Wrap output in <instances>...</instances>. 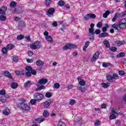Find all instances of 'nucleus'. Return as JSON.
<instances>
[{"label":"nucleus","mask_w":126,"mask_h":126,"mask_svg":"<svg viewBox=\"0 0 126 126\" xmlns=\"http://www.w3.org/2000/svg\"><path fill=\"white\" fill-rule=\"evenodd\" d=\"M5 94V91L4 90H2L0 91V95H4Z\"/></svg>","instance_id":"nucleus-62"},{"label":"nucleus","mask_w":126,"mask_h":126,"mask_svg":"<svg viewBox=\"0 0 126 126\" xmlns=\"http://www.w3.org/2000/svg\"><path fill=\"white\" fill-rule=\"evenodd\" d=\"M119 16H120V13H115L114 17L112 19V22H115L116 20H117V19L118 18V17H119Z\"/></svg>","instance_id":"nucleus-19"},{"label":"nucleus","mask_w":126,"mask_h":126,"mask_svg":"<svg viewBox=\"0 0 126 126\" xmlns=\"http://www.w3.org/2000/svg\"><path fill=\"white\" fill-rule=\"evenodd\" d=\"M125 71H123V70H121L119 71V75H125Z\"/></svg>","instance_id":"nucleus-61"},{"label":"nucleus","mask_w":126,"mask_h":126,"mask_svg":"<svg viewBox=\"0 0 126 126\" xmlns=\"http://www.w3.org/2000/svg\"><path fill=\"white\" fill-rule=\"evenodd\" d=\"M22 39H24V35L22 34H20L17 36V40H22Z\"/></svg>","instance_id":"nucleus-37"},{"label":"nucleus","mask_w":126,"mask_h":126,"mask_svg":"<svg viewBox=\"0 0 126 126\" xmlns=\"http://www.w3.org/2000/svg\"><path fill=\"white\" fill-rule=\"evenodd\" d=\"M126 54L124 52H121L119 54L117 55V57L118 58H121V57H125V55Z\"/></svg>","instance_id":"nucleus-41"},{"label":"nucleus","mask_w":126,"mask_h":126,"mask_svg":"<svg viewBox=\"0 0 126 126\" xmlns=\"http://www.w3.org/2000/svg\"><path fill=\"white\" fill-rule=\"evenodd\" d=\"M51 100H48L46 101H45V102L43 103V106L45 108H48V107H49L50 106V105H51Z\"/></svg>","instance_id":"nucleus-13"},{"label":"nucleus","mask_w":126,"mask_h":126,"mask_svg":"<svg viewBox=\"0 0 126 126\" xmlns=\"http://www.w3.org/2000/svg\"><path fill=\"white\" fill-rule=\"evenodd\" d=\"M51 2H52V0H46L45 4L46 5H50L51 4Z\"/></svg>","instance_id":"nucleus-50"},{"label":"nucleus","mask_w":126,"mask_h":126,"mask_svg":"<svg viewBox=\"0 0 126 126\" xmlns=\"http://www.w3.org/2000/svg\"><path fill=\"white\" fill-rule=\"evenodd\" d=\"M108 36H109V33L106 32H103L102 33H100L98 35L99 38H105V37H108Z\"/></svg>","instance_id":"nucleus-12"},{"label":"nucleus","mask_w":126,"mask_h":126,"mask_svg":"<svg viewBox=\"0 0 126 126\" xmlns=\"http://www.w3.org/2000/svg\"><path fill=\"white\" fill-rule=\"evenodd\" d=\"M119 15L121 17L126 16V11L122 12L121 13H119Z\"/></svg>","instance_id":"nucleus-55"},{"label":"nucleus","mask_w":126,"mask_h":126,"mask_svg":"<svg viewBox=\"0 0 126 126\" xmlns=\"http://www.w3.org/2000/svg\"><path fill=\"white\" fill-rule=\"evenodd\" d=\"M102 22H98L96 25V27L98 28H101V27H102Z\"/></svg>","instance_id":"nucleus-52"},{"label":"nucleus","mask_w":126,"mask_h":126,"mask_svg":"<svg viewBox=\"0 0 126 126\" xmlns=\"http://www.w3.org/2000/svg\"><path fill=\"white\" fill-rule=\"evenodd\" d=\"M27 63H33V59H27Z\"/></svg>","instance_id":"nucleus-64"},{"label":"nucleus","mask_w":126,"mask_h":126,"mask_svg":"<svg viewBox=\"0 0 126 126\" xmlns=\"http://www.w3.org/2000/svg\"><path fill=\"white\" fill-rule=\"evenodd\" d=\"M17 86H18V85L16 83H12L11 86V87L13 88V89H16L17 88Z\"/></svg>","instance_id":"nucleus-28"},{"label":"nucleus","mask_w":126,"mask_h":126,"mask_svg":"<svg viewBox=\"0 0 126 126\" xmlns=\"http://www.w3.org/2000/svg\"><path fill=\"white\" fill-rule=\"evenodd\" d=\"M64 4V1H63V0H60L58 2V5L60 6H63Z\"/></svg>","instance_id":"nucleus-40"},{"label":"nucleus","mask_w":126,"mask_h":126,"mask_svg":"<svg viewBox=\"0 0 126 126\" xmlns=\"http://www.w3.org/2000/svg\"><path fill=\"white\" fill-rule=\"evenodd\" d=\"M55 9L53 8H50L46 12L47 15L49 17L52 16L53 14H54V12H55Z\"/></svg>","instance_id":"nucleus-8"},{"label":"nucleus","mask_w":126,"mask_h":126,"mask_svg":"<svg viewBox=\"0 0 126 126\" xmlns=\"http://www.w3.org/2000/svg\"><path fill=\"white\" fill-rule=\"evenodd\" d=\"M115 44L117 45L118 46H122V45H124L126 44V41L123 40H117L115 41Z\"/></svg>","instance_id":"nucleus-16"},{"label":"nucleus","mask_w":126,"mask_h":126,"mask_svg":"<svg viewBox=\"0 0 126 126\" xmlns=\"http://www.w3.org/2000/svg\"><path fill=\"white\" fill-rule=\"evenodd\" d=\"M17 4L16 2L13 1L10 3V7H12V8L15 7V6H16Z\"/></svg>","instance_id":"nucleus-27"},{"label":"nucleus","mask_w":126,"mask_h":126,"mask_svg":"<svg viewBox=\"0 0 126 126\" xmlns=\"http://www.w3.org/2000/svg\"><path fill=\"white\" fill-rule=\"evenodd\" d=\"M90 18H92L93 19H95L96 18V15L94 14H89Z\"/></svg>","instance_id":"nucleus-48"},{"label":"nucleus","mask_w":126,"mask_h":126,"mask_svg":"<svg viewBox=\"0 0 126 126\" xmlns=\"http://www.w3.org/2000/svg\"><path fill=\"white\" fill-rule=\"evenodd\" d=\"M45 96L47 98H51V97H52V94L50 92H47L45 94Z\"/></svg>","instance_id":"nucleus-42"},{"label":"nucleus","mask_w":126,"mask_h":126,"mask_svg":"<svg viewBox=\"0 0 126 126\" xmlns=\"http://www.w3.org/2000/svg\"><path fill=\"white\" fill-rule=\"evenodd\" d=\"M89 38L90 41H94V34H89Z\"/></svg>","instance_id":"nucleus-34"},{"label":"nucleus","mask_w":126,"mask_h":126,"mask_svg":"<svg viewBox=\"0 0 126 126\" xmlns=\"http://www.w3.org/2000/svg\"><path fill=\"white\" fill-rule=\"evenodd\" d=\"M30 48L32 50H37V49H40V48H41L40 41H36L34 43L30 46Z\"/></svg>","instance_id":"nucleus-5"},{"label":"nucleus","mask_w":126,"mask_h":126,"mask_svg":"<svg viewBox=\"0 0 126 126\" xmlns=\"http://www.w3.org/2000/svg\"><path fill=\"white\" fill-rule=\"evenodd\" d=\"M107 28H109V25L106 24L105 27H103L102 29V32H107Z\"/></svg>","instance_id":"nucleus-33"},{"label":"nucleus","mask_w":126,"mask_h":126,"mask_svg":"<svg viewBox=\"0 0 126 126\" xmlns=\"http://www.w3.org/2000/svg\"><path fill=\"white\" fill-rule=\"evenodd\" d=\"M112 27L118 31H121L122 29H126V18L121 19L119 24H113Z\"/></svg>","instance_id":"nucleus-1"},{"label":"nucleus","mask_w":126,"mask_h":126,"mask_svg":"<svg viewBox=\"0 0 126 126\" xmlns=\"http://www.w3.org/2000/svg\"><path fill=\"white\" fill-rule=\"evenodd\" d=\"M101 85L103 88H108L110 85H111V84L110 83H102L101 84Z\"/></svg>","instance_id":"nucleus-25"},{"label":"nucleus","mask_w":126,"mask_h":126,"mask_svg":"<svg viewBox=\"0 0 126 126\" xmlns=\"http://www.w3.org/2000/svg\"><path fill=\"white\" fill-rule=\"evenodd\" d=\"M77 89L78 90H80V91H81L83 93H84V92L86 91V88H85V87H78L77 88Z\"/></svg>","instance_id":"nucleus-21"},{"label":"nucleus","mask_w":126,"mask_h":126,"mask_svg":"<svg viewBox=\"0 0 126 126\" xmlns=\"http://www.w3.org/2000/svg\"><path fill=\"white\" fill-rule=\"evenodd\" d=\"M110 51H112V52H113L115 53V52H117V48L116 47H111L110 48Z\"/></svg>","instance_id":"nucleus-58"},{"label":"nucleus","mask_w":126,"mask_h":126,"mask_svg":"<svg viewBox=\"0 0 126 126\" xmlns=\"http://www.w3.org/2000/svg\"><path fill=\"white\" fill-rule=\"evenodd\" d=\"M112 78L114 80V79H118L119 78V75H118L117 74L114 73L113 75Z\"/></svg>","instance_id":"nucleus-45"},{"label":"nucleus","mask_w":126,"mask_h":126,"mask_svg":"<svg viewBox=\"0 0 126 126\" xmlns=\"http://www.w3.org/2000/svg\"><path fill=\"white\" fill-rule=\"evenodd\" d=\"M15 73L16 75H24L25 74V72L24 71H19V70H16L15 71Z\"/></svg>","instance_id":"nucleus-14"},{"label":"nucleus","mask_w":126,"mask_h":126,"mask_svg":"<svg viewBox=\"0 0 126 126\" xmlns=\"http://www.w3.org/2000/svg\"><path fill=\"white\" fill-rule=\"evenodd\" d=\"M31 71L32 74H33V75H36V74H37V71L33 70L32 69V70Z\"/></svg>","instance_id":"nucleus-60"},{"label":"nucleus","mask_w":126,"mask_h":126,"mask_svg":"<svg viewBox=\"0 0 126 126\" xmlns=\"http://www.w3.org/2000/svg\"><path fill=\"white\" fill-rule=\"evenodd\" d=\"M106 78L109 82L111 81V80H113V76L110 75H106Z\"/></svg>","instance_id":"nucleus-32"},{"label":"nucleus","mask_w":126,"mask_h":126,"mask_svg":"<svg viewBox=\"0 0 126 126\" xmlns=\"http://www.w3.org/2000/svg\"><path fill=\"white\" fill-rule=\"evenodd\" d=\"M21 9V8H19L18 9H15L14 10V12H16L17 13H21V12H22V11H18V10H20Z\"/></svg>","instance_id":"nucleus-51"},{"label":"nucleus","mask_w":126,"mask_h":126,"mask_svg":"<svg viewBox=\"0 0 126 126\" xmlns=\"http://www.w3.org/2000/svg\"><path fill=\"white\" fill-rule=\"evenodd\" d=\"M7 48L6 47H3L2 48V52L3 54H7Z\"/></svg>","instance_id":"nucleus-38"},{"label":"nucleus","mask_w":126,"mask_h":126,"mask_svg":"<svg viewBox=\"0 0 126 126\" xmlns=\"http://www.w3.org/2000/svg\"><path fill=\"white\" fill-rule=\"evenodd\" d=\"M48 82V79H41L39 80L38 82L37 83V84L38 86H39V87L37 88L35 91H40V90H42V89H44L45 88L44 86H42L43 84H46Z\"/></svg>","instance_id":"nucleus-2"},{"label":"nucleus","mask_w":126,"mask_h":126,"mask_svg":"<svg viewBox=\"0 0 126 126\" xmlns=\"http://www.w3.org/2000/svg\"><path fill=\"white\" fill-rule=\"evenodd\" d=\"M117 118V116H116L115 115V114H111L110 117H109V119L110 120H114L115 119H116Z\"/></svg>","instance_id":"nucleus-44"},{"label":"nucleus","mask_w":126,"mask_h":126,"mask_svg":"<svg viewBox=\"0 0 126 126\" xmlns=\"http://www.w3.org/2000/svg\"><path fill=\"white\" fill-rule=\"evenodd\" d=\"M3 114L5 115V116H8V115L10 114V110H9L8 108H6L3 110Z\"/></svg>","instance_id":"nucleus-17"},{"label":"nucleus","mask_w":126,"mask_h":126,"mask_svg":"<svg viewBox=\"0 0 126 126\" xmlns=\"http://www.w3.org/2000/svg\"><path fill=\"white\" fill-rule=\"evenodd\" d=\"M33 98L36 102H40L44 98V95L39 93H35L33 95Z\"/></svg>","instance_id":"nucleus-4"},{"label":"nucleus","mask_w":126,"mask_h":126,"mask_svg":"<svg viewBox=\"0 0 126 126\" xmlns=\"http://www.w3.org/2000/svg\"><path fill=\"white\" fill-rule=\"evenodd\" d=\"M43 115V117H45L46 118H47V117H49L50 113H49L48 110H45L44 111Z\"/></svg>","instance_id":"nucleus-31"},{"label":"nucleus","mask_w":126,"mask_h":126,"mask_svg":"<svg viewBox=\"0 0 126 126\" xmlns=\"http://www.w3.org/2000/svg\"><path fill=\"white\" fill-rule=\"evenodd\" d=\"M30 85H32L31 81H28L25 84V88H27V87L30 86Z\"/></svg>","instance_id":"nucleus-30"},{"label":"nucleus","mask_w":126,"mask_h":126,"mask_svg":"<svg viewBox=\"0 0 126 126\" xmlns=\"http://www.w3.org/2000/svg\"><path fill=\"white\" fill-rule=\"evenodd\" d=\"M78 81L79 82V84L81 86H84L86 84V83L85 82V81H84L83 79H81V76H78L77 78Z\"/></svg>","instance_id":"nucleus-7"},{"label":"nucleus","mask_w":126,"mask_h":126,"mask_svg":"<svg viewBox=\"0 0 126 126\" xmlns=\"http://www.w3.org/2000/svg\"><path fill=\"white\" fill-rule=\"evenodd\" d=\"M18 108L21 109L22 110H25V111H30L31 110V107L30 105L26 104L24 102H21L17 105Z\"/></svg>","instance_id":"nucleus-3"},{"label":"nucleus","mask_w":126,"mask_h":126,"mask_svg":"<svg viewBox=\"0 0 126 126\" xmlns=\"http://www.w3.org/2000/svg\"><path fill=\"white\" fill-rule=\"evenodd\" d=\"M25 68L26 70H27L28 71H31V70H32V67L31 66H27Z\"/></svg>","instance_id":"nucleus-47"},{"label":"nucleus","mask_w":126,"mask_h":126,"mask_svg":"<svg viewBox=\"0 0 126 126\" xmlns=\"http://www.w3.org/2000/svg\"><path fill=\"white\" fill-rule=\"evenodd\" d=\"M12 60H13V62H15L17 63L18 62V57H17L16 56H13Z\"/></svg>","instance_id":"nucleus-39"},{"label":"nucleus","mask_w":126,"mask_h":126,"mask_svg":"<svg viewBox=\"0 0 126 126\" xmlns=\"http://www.w3.org/2000/svg\"><path fill=\"white\" fill-rule=\"evenodd\" d=\"M89 34H95V32H94V29L90 28L89 29Z\"/></svg>","instance_id":"nucleus-43"},{"label":"nucleus","mask_w":126,"mask_h":126,"mask_svg":"<svg viewBox=\"0 0 126 126\" xmlns=\"http://www.w3.org/2000/svg\"><path fill=\"white\" fill-rule=\"evenodd\" d=\"M111 65H112V64H111L109 63H102V66L103 67H108V66H111Z\"/></svg>","instance_id":"nucleus-29"},{"label":"nucleus","mask_w":126,"mask_h":126,"mask_svg":"<svg viewBox=\"0 0 126 126\" xmlns=\"http://www.w3.org/2000/svg\"><path fill=\"white\" fill-rule=\"evenodd\" d=\"M89 44H90V42L89 41H87L86 42L84 46L83 47V50L84 52H86V49L88 48V46H89Z\"/></svg>","instance_id":"nucleus-18"},{"label":"nucleus","mask_w":126,"mask_h":126,"mask_svg":"<svg viewBox=\"0 0 126 126\" xmlns=\"http://www.w3.org/2000/svg\"><path fill=\"white\" fill-rule=\"evenodd\" d=\"M44 121H45V119L38 118L35 119L33 121V123L34 124H41V123H43Z\"/></svg>","instance_id":"nucleus-10"},{"label":"nucleus","mask_w":126,"mask_h":126,"mask_svg":"<svg viewBox=\"0 0 126 126\" xmlns=\"http://www.w3.org/2000/svg\"><path fill=\"white\" fill-rule=\"evenodd\" d=\"M84 18L86 20H89V19H90V16L89 14H87L85 16Z\"/></svg>","instance_id":"nucleus-59"},{"label":"nucleus","mask_w":126,"mask_h":126,"mask_svg":"<svg viewBox=\"0 0 126 126\" xmlns=\"http://www.w3.org/2000/svg\"><path fill=\"white\" fill-rule=\"evenodd\" d=\"M77 48V46L75 44H69L63 46V49L64 51L66 50H71V49H76Z\"/></svg>","instance_id":"nucleus-6"},{"label":"nucleus","mask_w":126,"mask_h":126,"mask_svg":"<svg viewBox=\"0 0 126 126\" xmlns=\"http://www.w3.org/2000/svg\"><path fill=\"white\" fill-rule=\"evenodd\" d=\"M75 103H76V102L74 99H71L69 102V105H71L72 106L73 105H74V104H75Z\"/></svg>","instance_id":"nucleus-54"},{"label":"nucleus","mask_w":126,"mask_h":126,"mask_svg":"<svg viewBox=\"0 0 126 126\" xmlns=\"http://www.w3.org/2000/svg\"><path fill=\"white\" fill-rule=\"evenodd\" d=\"M94 33L96 35L100 34V33H101V30H100V29H97L95 31Z\"/></svg>","instance_id":"nucleus-57"},{"label":"nucleus","mask_w":126,"mask_h":126,"mask_svg":"<svg viewBox=\"0 0 126 126\" xmlns=\"http://www.w3.org/2000/svg\"><path fill=\"white\" fill-rule=\"evenodd\" d=\"M110 15V11L107 10L103 14V17L104 18H107L108 16Z\"/></svg>","instance_id":"nucleus-26"},{"label":"nucleus","mask_w":126,"mask_h":126,"mask_svg":"<svg viewBox=\"0 0 126 126\" xmlns=\"http://www.w3.org/2000/svg\"><path fill=\"white\" fill-rule=\"evenodd\" d=\"M0 20L1 21H5V20H6V17L3 15H0Z\"/></svg>","instance_id":"nucleus-35"},{"label":"nucleus","mask_w":126,"mask_h":126,"mask_svg":"<svg viewBox=\"0 0 126 126\" xmlns=\"http://www.w3.org/2000/svg\"><path fill=\"white\" fill-rule=\"evenodd\" d=\"M100 122L99 120H97L95 123L94 125L96 126H100Z\"/></svg>","instance_id":"nucleus-63"},{"label":"nucleus","mask_w":126,"mask_h":126,"mask_svg":"<svg viewBox=\"0 0 126 126\" xmlns=\"http://www.w3.org/2000/svg\"><path fill=\"white\" fill-rule=\"evenodd\" d=\"M58 126H66V125H65V124L63 123V122L60 121L59 122Z\"/></svg>","instance_id":"nucleus-46"},{"label":"nucleus","mask_w":126,"mask_h":126,"mask_svg":"<svg viewBox=\"0 0 126 126\" xmlns=\"http://www.w3.org/2000/svg\"><path fill=\"white\" fill-rule=\"evenodd\" d=\"M6 9H7V7L6 6H3L1 8H0V14H1L2 15H5Z\"/></svg>","instance_id":"nucleus-11"},{"label":"nucleus","mask_w":126,"mask_h":126,"mask_svg":"<svg viewBox=\"0 0 126 126\" xmlns=\"http://www.w3.org/2000/svg\"><path fill=\"white\" fill-rule=\"evenodd\" d=\"M46 40L48 42H49L50 43H53L54 41L53 40V37L51 36L50 35H49L48 36L45 37Z\"/></svg>","instance_id":"nucleus-24"},{"label":"nucleus","mask_w":126,"mask_h":126,"mask_svg":"<svg viewBox=\"0 0 126 126\" xmlns=\"http://www.w3.org/2000/svg\"><path fill=\"white\" fill-rule=\"evenodd\" d=\"M6 48L8 51H11V50L14 48V45L12 44H9L6 46Z\"/></svg>","instance_id":"nucleus-20"},{"label":"nucleus","mask_w":126,"mask_h":126,"mask_svg":"<svg viewBox=\"0 0 126 126\" xmlns=\"http://www.w3.org/2000/svg\"><path fill=\"white\" fill-rule=\"evenodd\" d=\"M3 74L5 75V76H6V77H8L9 78H12V76L11 75V74L8 72V71H5L3 72Z\"/></svg>","instance_id":"nucleus-15"},{"label":"nucleus","mask_w":126,"mask_h":126,"mask_svg":"<svg viewBox=\"0 0 126 126\" xmlns=\"http://www.w3.org/2000/svg\"><path fill=\"white\" fill-rule=\"evenodd\" d=\"M103 43L106 48H110V43L109 42V41L107 40L106 39H104Z\"/></svg>","instance_id":"nucleus-22"},{"label":"nucleus","mask_w":126,"mask_h":126,"mask_svg":"<svg viewBox=\"0 0 126 126\" xmlns=\"http://www.w3.org/2000/svg\"><path fill=\"white\" fill-rule=\"evenodd\" d=\"M26 74L27 76V77H31V76H32V74L31 73V72L30 71H28L26 73Z\"/></svg>","instance_id":"nucleus-56"},{"label":"nucleus","mask_w":126,"mask_h":126,"mask_svg":"<svg viewBox=\"0 0 126 126\" xmlns=\"http://www.w3.org/2000/svg\"><path fill=\"white\" fill-rule=\"evenodd\" d=\"M60 87L61 85H60V84H59L58 83H56L54 84V87L56 89H58V88H59Z\"/></svg>","instance_id":"nucleus-49"},{"label":"nucleus","mask_w":126,"mask_h":126,"mask_svg":"<svg viewBox=\"0 0 126 126\" xmlns=\"http://www.w3.org/2000/svg\"><path fill=\"white\" fill-rule=\"evenodd\" d=\"M36 102H37V100H36L35 98L31 100V103L32 105H35V104H36Z\"/></svg>","instance_id":"nucleus-53"},{"label":"nucleus","mask_w":126,"mask_h":126,"mask_svg":"<svg viewBox=\"0 0 126 126\" xmlns=\"http://www.w3.org/2000/svg\"><path fill=\"white\" fill-rule=\"evenodd\" d=\"M99 55H100V53L98 51H96L94 54V55L92 59V62L93 63L99 58Z\"/></svg>","instance_id":"nucleus-9"},{"label":"nucleus","mask_w":126,"mask_h":126,"mask_svg":"<svg viewBox=\"0 0 126 126\" xmlns=\"http://www.w3.org/2000/svg\"><path fill=\"white\" fill-rule=\"evenodd\" d=\"M0 101L2 103H4L6 101V99H5V96H1L0 98Z\"/></svg>","instance_id":"nucleus-36"},{"label":"nucleus","mask_w":126,"mask_h":126,"mask_svg":"<svg viewBox=\"0 0 126 126\" xmlns=\"http://www.w3.org/2000/svg\"><path fill=\"white\" fill-rule=\"evenodd\" d=\"M36 63L37 66H42V65L44 64V62L41 60H38L36 61Z\"/></svg>","instance_id":"nucleus-23"}]
</instances>
